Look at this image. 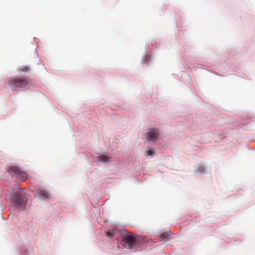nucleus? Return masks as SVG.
Segmentation results:
<instances>
[{
    "mask_svg": "<svg viewBox=\"0 0 255 255\" xmlns=\"http://www.w3.org/2000/svg\"><path fill=\"white\" fill-rule=\"evenodd\" d=\"M29 80L24 77L15 76L7 79L8 85L11 87L23 88L29 83Z\"/></svg>",
    "mask_w": 255,
    "mask_h": 255,
    "instance_id": "nucleus-2",
    "label": "nucleus"
},
{
    "mask_svg": "<svg viewBox=\"0 0 255 255\" xmlns=\"http://www.w3.org/2000/svg\"><path fill=\"white\" fill-rule=\"evenodd\" d=\"M117 232V231L116 230H114L112 231H109L107 233V236L109 237L113 238Z\"/></svg>",
    "mask_w": 255,
    "mask_h": 255,
    "instance_id": "nucleus-9",
    "label": "nucleus"
},
{
    "mask_svg": "<svg viewBox=\"0 0 255 255\" xmlns=\"http://www.w3.org/2000/svg\"><path fill=\"white\" fill-rule=\"evenodd\" d=\"M159 135V132L157 129H151L146 134V137L148 141H155Z\"/></svg>",
    "mask_w": 255,
    "mask_h": 255,
    "instance_id": "nucleus-5",
    "label": "nucleus"
},
{
    "mask_svg": "<svg viewBox=\"0 0 255 255\" xmlns=\"http://www.w3.org/2000/svg\"><path fill=\"white\" fill-rule=\"evenodd\" d=\"M18 71L20 72H27L29 71V68L27 66H22L18 69Z\"/></svg>",
    "mask_w": 255,
    "mask_h": 255,
    "instance_id": "nucleus-7",
    "label": "nucleus"
},
{
    "mask_svg": "<svg viewBox=\"0 0 255 255\" xmlns=\"http://www.w3.org/2000/svg\"><path fill=\"white\" fill-rule=\"evenodd\" d=\"M122 240L125 247L128 249H136L140 245V239L131 233H125Z\"/></svg>",
    "mask_w": 255,
    "mask_h": 255,
    "instance_id": "nucleus-1",
    "label": "nucleus"
},
{
    "mask_svg": "<svg viewBox=\"0 0 255 255\" xmlns=\"http://www.w3.org/2000/svg\"><path fill=\"white\" fill-rule=\"evenodd\" d=\"M169 234L167 232L163 233L160 235V239L162 240V241L163 240H168V237Z\"/></svg>",
    "mask_w": 255,
    "mask_h": 255,
    "instance_id": "nucleus-8",
    "label": "nucleus"
},
{
    "mask_svg": "<svg viewBox=\"0 0 255 255\" xmlns=\"http://www.w3.org/2000/svg\"><path fill=\"white\" fill-rule=\"evenodd\" d=\"M98 159L100 161L107 162L109 161L110 158L109 156L105 155H101L98 156Z\"/></svg>",
    "mask_w": 255,
    "mask_h": 255,
    "instance_id": "nucleus-6",
    "label": "nucleus"
},
{
    "mask_svg": "<svg viewBox=\"0 0 255 255\" xmlns=\"http://www.w3.org/2000/svg\"><path fill=\"white\" fill-rule=\"evenodd\" d=\"M11 200L14 206L17 208H19L24 203L21 195L18 193H15L13 195Z\"/></svg>",
    "mask_w": 255,
    "mask_h": 255,
    "instance_id": "nucleus-4",
    "label": "nucleus"
},
{
    "mask_svg": "<svg viewBox=\"0 0 255 255\" xmlns=\"http://www.w3.org/2000/svg\"><path fill=\"white\" fill-rule=\"evenodd\" d=\"M147 154L149 156H152V155H154L155 154V153H154L153 149H151L147 150Z\"/></svg>",
    "mask_w": 255,
    "mask_h": 255,
    "instance_id": "nucleus-11",
    "label": "nucleus"
},
{
    "mask_svg": "<svg viewBox=\"0 0 255 255\" xmlns=\"http://www.w3.org/2000/svg\"><path fill=\"white\" fill-rule=\"evenodd\" d=\"M198 170L199 171L201 172H204L205 171V169L204 167L203 168V170L201 169V167H199Z\"/></svg>",
    "mask_w": 255,
    "mask_h": 255,
    "instance_id": "nucleus-12",
    "label": "nucleus"
},
{
    "mask_svg": "<svg viewBox=\"0 0 255 255\" xmlns=\"http://www.w3.org/2000/svg\"><path fill=\"white\" fill-rule=\"evenodd\" d=\"M8 172L10 173H14L16 176V177L21 181H24L27 178L26 173L16 165L9 167Z\"/></svg>",
    "mask_w": 255,
    "mask_h": 255,
    "instance_id": "nucleus-3",
    "label": "nucleus"
},
{
    "mask_svg": "<svg viewBox=\"0 0 255 255\" xmlns=\"http://www.w3.org/2000/svg\"><path fill=\"white\" fill-rule=\"evenodd\" d=\"M40 195L41 196L44 197H48L49 196V193L45 191H41L40 192Z\"/></svg>",
    "mask_w": 255,
    "mask_h": 255,
    "instance_id": "nucleus-10",
    "label": "nucleus"
}]
</instances>
